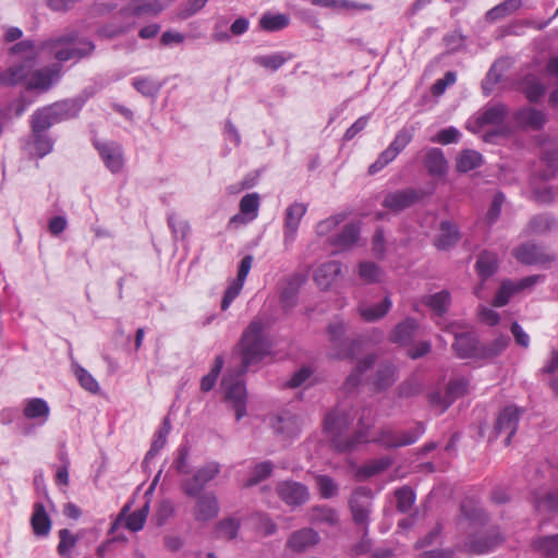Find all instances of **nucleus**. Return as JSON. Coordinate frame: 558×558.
I'll list each match as a JSON object with an SVG mask.
<instances>
[{"instance_id": "1", "label": "nucleus", "mask_w": 558, "mask_h": 558, "mask_svg": "<svg viewBox=\"0 0 558 558\" xmlns=\"http://www.w3.org/2000/svg\"><path fill=\"white\" fill-rule=\"evenodd\" d=\"M90 97L87 90L36 109L29 119L31 140L27 142L32 157L44 158L53 149L54 141L48 130L61 122L75 119Z\"/></svg>"}, {"instance_id": "2", "label": "nucleus", "mask_w": 558, "mask_h": 558, "mask_svg": "<svg viewBox=\"0 0 558 558\" xmlns=\"http://www.w3.org/2000/svg\"><path fill=\"white\" fill-rule=\"evenodd\" d=\"M352 421V415L341 407H337L325 417V430L332 436L331 444L339 452H350L360 444L369 441L367 438L368 432L374 425L372 409H362V413L359 417V429L353 436H342V433L349 428Z\"/></svg>"}, {"instance_id": "3", "label": "nucleus", "mask_w": 558, "mask_h": 558, "mask_svg": "<svg viewBox=\"0 0 558 558\" xmlns=\"http://www.w3.org/2000/svg\"><path fill=\"white\" fill-rule=\"evenodd\" d=\"M265 324L259 317L254 318L241 336V372L245 373L252 365L258 364L270 352V341L264 335Z\"/></svg>"}, {"instance_id": "4", "label": "nucleus", "mask_w": 558, "mask_h": 558, "mask_svg": "<svg viewBox=\"0 0 558 558\" xmlns=\"http://www.w3.org/2000/svg\"><path fill=\"white\" fill-rule=\"evenodd\" d=\"M331 345L330 357L336 360H352L360 349V340L347 336V326L342 319L336 318L327 327Z\"/></svg>"}, {"instance_id": "5", "label": "nucleus", "mask_w": 558, "mask_h": 558, "mask_svg": "<svg viewBox=\"0 0 558 558\" xmlns=\"http://www.w3.org/2000/svg\"><path fill=\"white\" fill-rule=\"evenodd\" d=\"M466 326L451 322L441 326V329L446 332L454 336V342L452 343V350L460 359H480L481 343L478 342L477 336L473 331H464Z\"/></svg>"}, {"instance_id": "6", "label": "nucleus", "mask_w": 558, "mask_h": 558, "mask_svg": "<svg viewBox=\"0 0 558 558\" xmlns=\"http://www.w3.org/2000/svg\"><path fill=\"white\" fill-rule=\"evenodd\" d=\"M242 374L241 369L236 376L228 374L221 381L225 401L234 410L236 421L246 415L247 392Z\"/></svg>"}, {"instance_id": "7", "label": "nucleus", "mask_w": 558, "mask_h": 558, "mask_svg": "<svg viewBox=\"0 0 558 558\" xmlns=\"http://www.w3.org/2000/svg\"><path fill=\"white\" fill-rule=\"evenodd\" d=\"M374 495L371 488L360 486L355 488L350 497L349 507L353 522L368 534L369 518L373 510Z\"/></svg>"}, {"instance_id": "8", "label": "nucleus", "mask_w": 558, "mask_h": 558, "mask_svg": "<svg viewBox=\"0 0 558 558\" xmlns=\"http://www.w3.org/2000/svg\"><path fill=\"white\" fill-rule=\"evenodd\" d=\"M219 472L220 464L216 461H210L197 468L191 477L182 480L180 487L187 497H197Z\"/></svg>"}, {"instance_id": "9", "label": "nucleus", "mask_w": 558, "mask_h": 558, "mask_svg": "<svg viewBox=\"0 0 558 558\" xmlns=\"http://www.w3.org/2000/svg\"><path fill=\"white\" fill-rule=\"evenodd\" d=\"M269 424L274 433L282 440H292L299 437L302 429L300 417L290 411H281L271 415Z\"/></svg>"}, {"instance_id": "10", "label": "nucleus", "mask_w": 558, "mask_h": 558, "mask_svg": "<svg viewBox=\"0 0 558 558\" xmlns=\"http://www.w3.org/2000/svg\"><path fill=\"white\" fill-rule=\"evenodd\" d=\"M547 121V116L543 110L524 106L512 113L510 124L514 128V132L517 130L541 131Z\"/></svg>"}, {"instance_id": "11", "label": "nucleus", "mask_w": 558, "mask_h": 558, "mask_svg": "<svg viewBox=\"0 0 558 558\" xmlns=\"http://www.w3.org/2000/svg\"><path fill=\"white\" fill-rule=\"evenodd\" d=\"M513 257L521 264L526 266H544L555 260V255L549 254L546 250L533 242H525L513 248Z\"/></svg>"}, {"instance_id": "12", "label": "nucleus", "mask_w": 558, "mask_h": 558, "mask_svg": "<svg viewBox=\"0 0 558 558\" xmlns=\"http://www.w3.org/2000/svg\"><path fill=\"white\" fill-rule=\"evenodd\" d=\"M430 194L429 191L423 189L408 187L388 193L384 201L383 206L386 209H405L420 203L423 198Z\"/></svg>"}, {"instance_id": "13", "label": "nucleus", "mask_w": 558, "mask_h": 558, "mask_svg": "<svg viewBox=\"0 0 558 558\" xmlns=\"http://www.w3.org/2000/svg\"><path fill=\"white\" fill-rule=\"evenodd\" d=\"M279 498L290 507H299L310 499V492L306 485L295 481H282L276 486Z\"/></svg>"}, {"instance_id": "14", "label": "nucleus", "mask_w": 558, "mask_h": 558, "mask_svg": "<svg viewBox=\"0 0 558 558\" xmlns=\"http://www.w3.org/2000/svg\"><path fill=\"white\" fill-rule=\"evenodd\" d=\"M94 146L110 172L118 173L122 170L124 165L123 148L119 143L94 141Z\"/></svg>"}, {"instance_id": "15", "label": "nucleus", "mask_w": 558, "mask_h": 558, "mask_svg": "<svg viewBox=\"0 0 558 558\" xmlns=\"http://www.w3.org/2000/svg\"><path fill=\"white\" fill-rule=\"evenodd\" d=\"M519 420H520V410L514 405L506 407L502 411H500V413L496 420L494 433L496 436L506 434V438H505L506 446L510 445L511 438L518 429Z\"/></svg>"}, {"instance_id": "16", "label": "nucleus", "mask_w": 558, "mask_h": 558, "mask_svg": "<svg viewBox=\"0 0 558 558\" xmlns=\"http://www.w3.org/2000/svg\"><path fill=\"white\" fill-rule=\"evenodd\" d=\"M319 542L320 536L317 531L312 527H303L291 533L286 547L299 554L315 547Z\"/></svg>"}, {"instance_id": "17", "label": "nucleus", "mask_w": 558, "mask_h": 558, "mask_svg": "<svg viewBox=\"0 0 558 558\" xmlns=\"http://www.w3.org/2000/svg\"><path fill=\"white\" fill-rule=\"evenodd\" d=\"M60 77V69L58 65L48 66L41 70H36L32 74L31 81L25 85L27 92L38 89L40 92H48Z\"/></svg>"}, {"instance_id": "18", "label": "nucleus", "mask_w": 558, "mask_h": 558, "mask_svg": "<svg viewBox=\"0 0 558 558\" xmlns=\"http://www.w3.org/2000/svg\"><path fill=\"white\" fill-rule=\"evenodd\" d=\"M34 66L35 62H32V58L21 59L19 62L11 64L2 71L3 85L13 87L21 84L28 77Z\"/></svg>"}, {"instance_id": "19", "label": "nucleus", "mask_w": 558, "mask_h": 558, "mask_svg": "<svg viewBox=\"0 0 558 558\" xmlns=\"http://www.w3.org/2000/svg\"><path fill=\"white\" fill-rule=\"evenodd\" d=\"M196 498L194 508L195 520L205 522L214 519L218 514L219 506L214 493H201Z\"/></svg>"}, {"instance_id": "20", "label": "nucleus", "mask_w": 558, "mask_h": 558, "mask_svg": "<svg viewBox=\"0 0 558 558\" xmlns=\"http://www.w3.org/2000/svg\"><path fill=\"white\" fill-rule=\"evenodd\" d=\"M421 302L428 307L436 317L442 318L448 313L452 299L451 293L444 289L436 293L422 296Z\"/></svg>"}, {"instance_id": "21", "label": "nucleus", "mask_w": 558, "mask_h": 558, "mask_svg": "<svg viewBox=\"0 0 558 558\" xmlns=\"http://www.w3.org/2000/svg\"><path fill=\"white\" fill-rule=\"evenodd\" d=\"M500 535L496 531H489L485 535L470 538L465 544V549L474 555H484L492 551L500 543Z\"/></svg>"}, {"instance_id": "22", "label": "nucleus", "mask_w": 558, "mask_h": 558, "mask_svg": "<svg viewBox=\"0 0 558 558\" xmlns=\"http://www.w3.org/2000/svg\"><path fill=\"white\" fill-rule=\"evenodd\" d=\"M305 282V277L301 274L290 276L280 293V303L284 310H290L296 305L298 294Z\"/></svg>"}, {"instance_id": "23", "label": "nucleus", "mask_w": 558, "mask_h": 558, "mask_svg": "<svg viewBox=\"0 0 558 558\" xmlns=\"http://www.w3.org/2000/svg\"><path fill=\"white\" fill-rule=\"evenodd\" d=\"M508 116V107L505 104H496L485 107L483 111L476 117L475 123L478 128L485 125H502L506 124L505 120Z\"/></svg>"}, {"instance_id": "24", "label": "nucleus", "mask_w": 558, "mask_h": 558, "mask_svg": "<svg viewBox=\"0 0 558 558\" xmlns=\"http://www.w3.org/2000/svg\"><path fill=\"white\" fill-rule=\"evenodd\" d=\"M418 328V323L415 318L408 317L399 323L389 333V340L399 345H407L414 339L415 332Z\"/></svg>"}, {"instance_id": "25", "label": "nucleus", "mask_w": 558, "mask_h": 558, "mask_svg": "<svg viewBox=\"0 0 558 558\" xmlns=\"http://www.w3.org/2000/svg\"><path fill=\"white\" fill-rule=\"evenodd\" d=\"M460 240L458 227L450 221H441L439 233L435 239V246L440 251H447Z\"/></svg>"}, {"instance_id": "26", "label": "nucleus", "mask_w": 558, "mask_h": 558, "mask_svg": "<svg viewBox=\"0 0 558 558\" xmlns=\"http://www.w3.org/2000/svg\"><path fill=\"white\" fill-rule=\"evenodd\" d=\"M341 272V263L329 260L320 265L314 275L316 284L322 289H327Z\"/></svg>"}, {"instance_id": "27", "label": "nucleus", "mask_w": 558, "mask_h": 558, "mask_svg": "<svg viewBox=\"0 0 558 558\" xmlns=\"http://www.w3.org/2000/svg\"><path fill=\"white\" fill-rule=\"evenodd\" d=\"M424 166L434 177H442L447 172L448 163L440 148H429L424 157Z\"/></svg>"}, {"instance_id": "28", "label": "nucleus", "mask_w": 558, "mask_h": 558, "mask_svg": "<svg viewBox=\"0 0 558 558\" xmlns=\"http://www.w3.org/2000/svg\"><path fill=\"white\" fill-rule=\"evenodd\" d=\"M294 54L288 51H277L270 54H258L253 58V63L268 71H278L286 62L292 60Z\"/></svg>"}, {"instance_id": "29", "label": "nucleus", "mask_w": 558, "mask_h": 558, "mask_svg": "<svg viewBox=\"0 0 558 558\" xmlns=\"http://www.w3.org/2000/svg\"><path fill=\"white\" fill-rule=\"evenodd\" d=\"M361 227L359 222H350L345 225L341 232L331 239V244L348 250L355 245L360 240Z\"/></svg>"}, {"instance_id": "30", "label": "nucleus", "mask_w": 558, "mask_h": 558, "mask_svg": "<svg viewBox=\"0 0 558 558\" xmlns=\"http://www.w3.org/2000/svg\"><path fill=\"white\" fill-rule=\"evenodd\" d=\"M499 267L498 257L495 253L483 251L478 254L475 269L480 278L485 281L496 274Z\"/></svg>"}, {"instance_id": "31", "label": "nucleus", "mask_w": 558, "mask_h": 558, "mask_svg": "<svg viewBox=\"0 0 558 558\" xmlns=\"http://www.w3.org/2000/svg\"><path fill=\"white\" fill-rule=\"evenodd\" d=\"M531 546L543 558H558V533L537 536L532 541Z\"/></svg>"}, {"instance_id": "32", "label": "nucleus", "mask_w": 558, "mask_h": 558, "mask_svg": "<svg viewBox=\"0 0 558 558\" xmlns=\"http://www.w3.org/2000/svg\"><path fill=\"white\" fill-rule=\"evenodd\" d=\"M396 366L390 362L380 363L373 378V386L376 390L383 391L388 389L397 380Z\"/></svg>"}, {"instance_id": "33", "label": "nucleus", "mask_w": 558, "mask_h": 558, "mask_svg": "<svg viewBox=\"0 0 558 558\" xmlns=\"http://www.w3.org/2000/svg\"><path fill=\"white\" fill-rule=\"evenodd\" d=\"M31 524L36 536L45 537L49 534L51 530V520L41 502H36L34 505Z\"/></svg>"}, {"instance_id": "34", "label": "nucleus", "mask_w": 558, "mask_h": 558, "mask_svg": "<svg viewBox=\"0 0 558 558\" xmlns=\"http://www.w3.org/2000/svg\"><path fill=\"white\" fill-rule=\"evenodd\" d=\"M23 414L28 420H40V424L48 421L50 408L41 398H33L26 401Z\"/></svg>"}, {"instance_id": "35", "label": "nucleus", "mask_w": 558, "mask_h": 558, "mask_svg": "<svg viewBox=\"0 0 558 558\" xmlns=\"http://www.w3.org/2000/svg\"><path fill=\"white\" fill-rule=\"evenodd\" d=\"M95 46L92 41L80 43V47H64L56 51L54 58L58 61L65 62L70 60H80L92 53Z\"/></svg>"}, {"instance_id": "36", "label": "nucleus", "mask_w": 558, "mask_h": 558, "mask_svg": "<svg viewBox=\"0 0 558 558\" xmlns=\"http://www.w3.org/2000/svg\"><path fill=\"white\" fill-rule=\"evenodd\" d=\"M376 362L375 354H367L363 359H361L352 373L347 377L344 383V388L350 391L359 386L361 383L362 376L365 372L371 369Z\"/></svg>"}, {"instance_id": "37", "label": "nucleus", "mask_w": 558, "mask_h": 558, "mask_svg": "<svg viewBox=\"0 0 558 558\" xmlns=\"http://www.w3.org/2000/svg\"><path fill=\"white\" fill-rule=\"evenodd\" d=\"M259 27L268 33H275L284 29L290 24V17L284 13L265 12L259 19Z\"/></svg>"}, {"instance_id": "38", "label": "nucleus", "mask_w": 558, "mask_h": 558, "mask_svg": "<svg viewBox=\"0 0 558 558\" xmlns=\"http://www.w3.org/2000/svg\"><path fill=\"white\" fill-rule=\"evenodd\" d=\"M483 163V156L473 149H464L457 158L456 169L460 173L472 171Z\"/></svg>"}, {"instance_id": "39", "label": "nucleus", "mask_w": 558, "mask_h": 558, "mask_svg": "<svg viewBox=\"0 0 558 558\" xmlns=\"http://www.w3.org/2000/svg\"><path fill=\"white\" fill-rule=\"evenodd\" d=\"M310 521L312 523H326L333 526L338 524L339 517L337 511L328 506H314L310 510Z\"/></svg>"}, {"instance_id": "40", "label": "nucleus", "mask_w": 558, "mask_h": 558, "mask_svg": "<svg viewBox=\"0 0 558 558\" xmlns=\"http://www.w3.org/2000/svg\"><path fill=\"white\" fill-rule=\"evenodd\" d=\"M521 5V0H505L486 12V20L496 22L515 12Z\"/></svg>"}, {"instance_id": "41", "label": "nucleus", "mask_w": 558, "mask_h": 558, "mask_svg": "<svg viewBox=\"0 0 558 558\" xmlns=\"http://www.w3.org/2000/svg\"><path fill=\"white\" fill-rule=\"evenodd\" d=\"M24 94L11 100L4 108L0 109L1 119L20 118L24 114L27 107L32 104Z\"/></svg>"}, {"instance_id": "42", "label": "nucleus", "mask_w": 558, "mask_h": 558, "mask_svg": "<svg viewBox=\"0 0 558 558\" xmlns=\"http://www.w3.org/2000/svg\"><path fill=\"white\" fill-rule=\"evenodd\" d=\"M510 338L501 335L489 343H481L480 359H493L504 352L509 345Z\"/></svg>"}, {"instance_id": "43", "label": "nucleus", "mask_w": 558, "mask_h": 558, "mask_svg": "<svg viewBox=\"0 0 558 558\" xmlns=\"http://www.w3.org/2000/svg\"><path fill=\"white\" fill-rule=\"evenodd\" d=\"M132 86L144 97L156 98L162 84L149 77L137 76L132 80Z\"/></svg>"}, {"instance_id": "44", "label": "nucleus", "mask_w": 558, "mask_h": 558, "mask_svg": "<svg viewBox=\"0 0 558 558\" xmlns=\"http://www.w3.org/2000/svg\"><path fill=\"white\" fill-rule=\"evenodd\" d=\"M240 522L233 518L219 521L215 526V536L219 539L231 541L238 536Z\"/></svg>"}, {"instance_id": "45", "label": "nucleus", "mask_w": 558, "mask_h": 558, "mask_svg": "<svg viewBox=\"0 0 558 558\" xmlns=\"http://www.w3.org/2000/svg\"><path fill=\"white\" fill-rule=\"evenodd\" d=\"M391 300L389 296H386L383 302L371 305V306H362L360 307V315L367 322H374L381 317H384L391 307Z\"/></svg>"}, {"instance_id": "46", "label": "nucleus", "mask_w": 558, "mask_h": 558, "mask_svg": "<svg viewBox=\"0 0 558 558\" xmlns=\"http://www.w3.org/2000/svg\"><path fill=\"white\" fill-rule=\"evenodd\" d=\"M59 544L57 546V553L61 557L69 558L71 557L72 549L77 545L80 537L73 534L68 529H61L58 532Z\"/></svg>"}, {"instance_id": "47", "label": "nucleus", "mask_w": 558, "mask_h": 558, "mask_svg": "<svg viewBox=\"0 0 558 558\" xmlns=\"http://www.w3.org/2000/svg\"><path fill=\"white\" fill-rule=\"evenodd\" d=\"M392 464V460L389 457H381L376 460H372L367 464L361 466L357 471V475L361 478H369L375 476L385 470H387Z\"/></svg>"}, {"instance_id": "48", "label": "nucleus", "mask_w": 558, "mask_h": 558, "mask_svg": "<svg viewBox=\"0 0 558 558\" xmlns=\"http://www.w3.org/2000/svg\"><path fill=\"white\" fill-rule=\"evenodd\" d=\"M460 510L462 515L471 522L484 524L487 521V515L484 510L471 499L463 500Z\"/></svg>"}, {"instance_id": "49", "label": "nucleus", "mask_w": 558, "mask_h": 558, "mask_svg": "<svg viewBox=\"0 0 558 558\" xmlns=\"http://www.w3.org/2000/svg\"><path fill=\"white\" fill-rule=\"evenodd\" d=\"M469 381L465 378L452 379L448 383L446 388L445 407H450L451 403L459 397L463 396L468 390Z\"/></svg>"}, {"instance_id": "50", "label": "nucleus", "mask_w": 558, "mask_h": 558, "mask_svg": "<svg viewBox=\"0 0 558 558\" xmlns=\"http://www.w3.org/2000/svg\"><path fill=\"white\" fill-rule=\"evenodd\" d=\"M274 470V464L270 461H263L253 468L251 476L247 478L245 486L253 487L262 481L268 478Z\"/></svg>"}, {"instance_id": "51", "label": "nucleus", "mask_w": 558, "mask_h": 558, "mask_svg": "<svg viewBox=\"0 0 558 558\" xmlns=\"http://www.w3.org/2000/svg\"><path fill=\"white\" fill-rule=\"evenodd\" d=\"M517 292L514 288V281L512 280H504L497 290L492 305L495 307H502L508 304L511 296H513Z\"/></svg>"}, {"instance_id": "52", "label": "nucleus", "mask_w": 558, "mask_h": 558, "mask_svg": "<svg viewBox=\"0 0 558 558\" xmlns=\"http://www.w3.org/2000/svg\"><path fill=\"white\" fill-rule=\"evenodd\" d=\"M397 499V510L399 512H408L415 502V493L410 486H402L395 492Z\"/></svg>"}, {"instance_id": "53", "label": "nucleus", "mask_w": 558, "mask_h": 558, "mask_svg": "<svg viewBox=\"0 0 558 558\" xmlns=\"http://www.w3.org/2000/svg\"><path fill=\"white\" fill-rule=\"evenodd\" d=\"M541 160L547 168V172L544 174V178L546 180L555 178L558 172V147L544 149L542 151Z\"/></svg>"}, {"instance_id": "54", "label": "nucleus", "mask_w": 558, "mask_h": 558, "mask_svg": "<svg viewBox=\"0 0 558 558\" xmlns=\"http://www.w3.org/2000/svg\"><path fill=\"white\" fill-rule=\"evenodd\" d=\"M10 56H17L20 54L22 59H29L32 58V62H36L37 52L35 48V43L31 39L21 40L16 44H14L9 49Z\"/></svg>"}, {"instance_id": "55", "label": "nucleus", "mask_w": 558, "mask_h": 558, "mask_svg": "<svg viewBox=\"0 0 558 558\" xmlns=\"http://www.w3.org/2000/svg\"><path fill=\"white\" fill-rule=\"evenodd\" d=\"M222 367H223V359L221 355H217L210 372L207 375L203 376V378L201 380L202 391L208 392L214 388Z\"/></svg>"}, {"instance_id": "56", "label": "nucleus", "mask_w": 558, "mask_h": 558, "mask_svg": "<svg viewBox=\"0 0 558 558\" xmlns=\"http://www.w3.org/2000/svg\"><path fill=\"white\" fill-rule=\"evenodd\" d=\"M372 441L381 445L387 449L399 448V432L393 430L390 427H383L377 437L372 439Z\"/></svg>"}, {"instance_id": "57", "label": "nucleus", "mask_w": 558, "mask_h": 558, "mask_svg": "<svg viewBox=\"0 0 558 558\" xmlns=\"http://www.w3.org/2000/svg\"><path fill=\"white\" fill-rule=\"evenodd\" d=\"M74 374L80 383V385L87 391L92 393H97L100 389L98 381L93 377V375L86 371L84 367L80 365L74 366Z\"/></svg>"}, {"instance_id": "58", "label": "nucleus", "mask_w": 558, "mask_h": 558, "mask_svg": "<svg viewBox=\"0 0 558 558\" xmlns=\"http://www.w3.org/2000/svg\"><path fill=\"white\" fill-rule=\"evenodd\" d=\"M359 276L364 282L374 283L379 280L381 269L374 262H362L359 264Z\"/></svg>"}, {"instance_id": "59", "label": "nucleus", "mask_w": 558, "mask_h": 558, "mask_svg": "<svg viewBox=\"0 0 558 558\" xmlns=\"http://www.w3.org/2000/svg\"><path fill=\"white\" fill-rule=\"evenodd\" d=\"M414 136V128L413 126H404L402 128L395 136L393 141L390 143V147L395 149L398 154H400L408 144L411 143Z\"/></svg>"}, {"instance_id": "60", "label": "nucleus", "mask_w": 558, "mask_h": 558, "mask_svg": "<svg viewBox=\"0 0 558 558\" xmlns=\"http://www.w3.org/2000/svg\"><path fill=\"white\" fill-rule=\"evenodd\" d=\"M316 484L320 496L325 499L332 498L338 493V484L328 475H317Z\"/></svg>"}, {"instance_id": "61", "label": "nucleus", "mask_w": 558, "mask_h": 558, "mask_svg": "<svg viewBox=\"0 0 558 558\" xmlns=\"http://www.w3.org/2000/svg\"><path fill=\"white\" fill-rule=\"evenodd\" d=\"M501 80V72L498 70V62H494L490 69L488 70L485 78L482 82V90L485 96H489L494 87Z\"/></svg>"}, {"instance_id": "62", "label": "nucleus", "mask_w": 558, "mask_h": 558, "mask_svg": "<svg viewBox=\"0 0 558 558\" xmlns=\"http://www.w3.org/2000/svg\"><path fill=\"white\" fill-rule=\"evenodd\" d=\"M461 133L454 126H448L446 129L440 130L433 138L432 142L439 143L442 145H448L452 143H458L460 140Z\"/></svg>"}, {"instance_id": "63", "label": "nucleus", "mask_w": 558, "mask_h": 558, "mask_svg": "<svg viewBox=\"0 0 558 558\" xmlns=\"http://www.w3.org/2000/svg\"><path fill=\"white\" fill-rule=\"evenodd\" d=\"M545 85L538 81L527 82L524 87V95L526 99L532 104L538 102V100L545 95Z\"/></svg>"}, {"instance_id": "64", "label": "nucleus", "mask_w": 558, "mask_h": 558, "mask_svg": "<svg viewBox=\"0 0 558 558\" xmlns=\"http://www.w3.org/2000/svg\"><path fill=\"white\" fill-rule=\"evenodd\" d=\"M537 508L558 512V487L536 500Z\"/></svg>"}]
</instances>
